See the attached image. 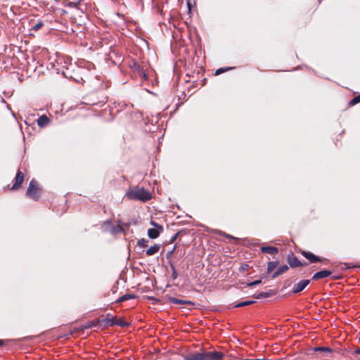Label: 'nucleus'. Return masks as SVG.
<instances>
[{
  "label": "nucleus",
  "mask_w": 360,
  "mask_h": 360,
  "mask_svg": "<svg viewBox=\"0 0 360 360\" xmlns=\"http://www.w3.org/2000/svg\"><path fill=\"white\" fill-rule=\"evenodd\" d=\"M314 352H323L327 353H331L332 349L327 347H316L314 348Z\"/></svg>",
  "instance_id": "20"
},
{
  "label": "nucleus",
  "mask_w": 360,
  "mask_h": 360,
  "mask_svg": "<svg viewBox=\"0 0 360 360\" xmlns=\"http://www.w3.org/2000/svg\"><path fill=\"white\" fill-rule=\"evenodd\" d=\"M360 103V95L355 96L353 98L349 103V106H353L357 103Z\"/></svg>",
  "instance_id": "23"
},
{
  "label": "nucleus",
  "mask_w": 360,
  "mask_h": 360,
  "mask_svg": "<svg viewBox=\"0 0 360 360\" xmlns=\"http://www.w3.org/2000/svg\"><path fill=\"white\" fill-rule=\"evenodd\" d=\"M287 262L290 267L296 268L299 266H304L308 265V263L300 262L298 258L294 255H288L287 257Z\"/></svg>",
  "instance_id": "7"
},
{
  "label": "nucleus",
  "mask_w": 360,
  "mask_h": 360,
  "mask_svg": "<svg viewBox=\"0 0 360 360\" xmlns=\"http://www.w3.org/2000/svg\"><path fill=\"white\" fill-rule=\"evenodd\" d=\"M339 277H334L333 279H338Z\"/></svg>",
  "instance_id": "40"
},
{
  "label": "nucleus",
  "mask_w": 360,
  "mask_h": 360,
  "mask_svg": "<svg viewBox=\"0 0 360 360\" xmlns=\"http://www.w3.org/2000/svg\"><path fill=\"white\" fill-rule=\"evenodd\" d=\"M309 283H310V280H308V279H304V280L300 281L294 285L292 290V293L296 294V293L300 292Z\"/></svg>",
  "instance_id": "8"
},
{
  "label": "nucleus",
  "mask_w": 360,
  "mask_h": 360,
  "mask_svg": "<svg viewBox=\"0 0 360 360\" xmlns=\"http://www.w3.org/2000/svg\"><path fill=\"white\" fill-rule=\"evenodd\" d=\"M278 265V261L269 262L267 264V274L271 273Z\"/></svg>",
  "instance_id": "18"
},
{
  "label": "nucleus",
  "mask_w": 360,
  "mask_h": 360,
  "mask_svg": "<svg viewBox=\"0 0 360 360\" xmlns=\"http://www.w3.org/2000/svg\"><path fill=\"white\" fill-rule=\"evenodd\" d=\"M187 4L188 6H190V0H187Z\"/></svg>",
  "instance_id": "39"
},
{
  "label": "nucleus",
  "mask_w": 360,
  "mask_h": 360,
  "mask_svg": "<svg viewBox=\"0 0 360 360\" xmlns=\"http://www.w3.org/2000/svg\"><path fill=\"white\" fill-rule=\"evenodd\" d=\"M281 274L276 270L272 275V278H276V277L279 276Z\"/></svg>",
  "instance_id": "34"
},
{
  "label": "nucleus",
  "mask_w": 360,
  "mask_h": 360,
  "mask_svg": "<svg viewBox=\"0 0 360 360\" xmlns=\"http://www.w3.org/2000/svg\"><path fill=\"white\" fill-rule=\"evenodd\" d=\"M219 234H220L221 236H224V237L227 238H233L231 236H230V235H229V234H227V233H224V232H221V231H220V232H219Z\"/></svg>",
  "instance_id": "33"
},
{
  "label": "nucleus",
  "mask_w": 360,
  "mask_h": 360,
  "mask_svg": "<svg viewBox=\"0 0 360 360\" xmlns=\"http://www.w3.org/2000/svg\"><path fill=\"white\" fill-rule=\"evenodd\" d=\"M174 248H176V246H175ZM174 249H175V248H174L172 250H171V251H169V252H167V258H169V257L172 255V253H173V252H174Z\"/></svg>",
  "instance_id": "35"
},
{
  "label": "nucleus",
  "mask_w": 360,
  "mask_h": 360,
  "mask_svg": "<svg viewBox=\"0 0 360 360\" xmlns=\"http://www.w3.org/2000/svg\"><path fill=\"white\" fill-rule=\"evenodd\" d=\"M37 124L40 127H44L50 123V119L45 115L40 116L37 120Z\"/></svg>",
  "instance_id": "14"
},
{
  "label": "nucleus",
  "mask_w": 360,
  "mask_h": 360,
  "mask_svg": "<svg viewBox=\"0 0 360 360\" xmlns=\"http://www.w3.org/2000/svg\"><path fill=\"white\" fill-rule=\"evenodd\" d=\"M110 314H108L106 318L101 320V322L105 323L108 326L117 325L121 327H126L129 325V323L122 319H117L116 316L108 318Z\"/></svg>",
  "instance_id": "4"
},
{
  "label": "nucleus",
  "mask_w": 360,
  "mask_h": 360,
  "mask_svg": "<svg viewBox=\"0 0 360 360\" xmlns=\"http://www.w3.org/2000/svg\"><path fill=\"white\" fill-rule=\"evenodd\" d=\"M4 345V340H0V347L3 346Z\"/></svg>",
  "instance_id": "38"
},
{
  "label": "nucleus",
  "mask_w": 360,
  "mask_h": 360,
  "mask_svg": "<svg viewBox=\"0 0 360 360\" xmlns=\"http://www.w3.org/2000/svg\"><path fill=\"white\" fill-rule=\"evenodd\" d=\"M243 360H269V359H244Z\"/></svg>",
  "instance_id": "36"
},
{
  "label": "nucleus",
  "mask_w": 360,
  "mask_h": 360,
  "mask_svg": "<svg viewBox=\"0 0 360 360\" xmlns=\"http://www.w3.org/2000/svg\"><path fill=\"white\" fill-rule=\"evenodd\" d=\"M168 300L170 303L176 304H187V305H194V303L190 300H184L177 299L174 297H169Z\"/></svg>",
  "instance_id": "11"
},
{
  "label": "nucleus",
  "mask_w": 360,
  "mask_h": 360,
  "mask_svg": "<svg viewBox=\"0 0 360 360\" xmlns=\"http://www.w3.org/2000/svg\"><path fill=\"white\" fill-rule=\"evenodd\" d=\"M262 283L261 280H256L253 282L248 283V286L252 287L258 284H260Z\"/></svg>",
  "instance_id": "32"
},
{
  "label": "nucleus",
  "mask_w": 360,
  "mask_h": 360,
  "mask_svg": "<svg viewBox=\"0 0 360 360\" xmlns=\"http://www.w3.org/2000/svg\"><path fill=\"white\" fill-rule=\"evenodd\" d=\"M343 265L345 266V269H346L355 268V267H360V264L352 265L351 264H349V263H344Z\"/></svg>",
  "instance_id": "31"
},
{
  "label": "nucleus",
  "mask_w": 360,
  "mask_h": 360,
  "mask_svg": "<svg viewBox=\"0 0 360 360\" xmlns=\"http://www.w3.org/2000/svg\"><path fill=\"white\" fill-rule=\"evenodd\" d=\"M112 231L113 233H117L123 231V229L121 226L117 225L112 227Z\"/></svg>",
  "instance_id": "28"
},
{
  "label": "nucleus",
  "mask_w": 360,
  "mask_h": 360,
  "mask_svg": "<svg viewBox=\"0 0 360 360\" xmlns=\"http://www.w3.org/2000/svg\"><path fill=\"white\" fill-rule=\"evenodd\" d=\"M356 354H360V347L354 351Z\"/></svg>",
  "instance_id": "37"
},
{
  "label": "nucleus",
  "mask_w": 360,
  "mask_h": 360,
  "mask_svg": "<svg viewBox=\"0 0 360 360\" xmlns=\"http://www.w3.org/2000/svg\"><path fill=\"white\" fill-rule=\"evenodd\" d=\"M255 302V301H254V300L244 301V302H241L238 303L237 304L235 305L234 307L237 308V307H245V306H248V305L252 304Z\"/></svg>",
  "instance_id": "21"
},
{
  "label": "nucleus",
  "mask_w": 360,
  "mask_h": 360,
  "mask_svg": "<svg viewBox=\"0 0 360 360\" xmlns=\"http://www.w3.org/2000/svg\"><path fill=\"white\" fill-rule=\"evenodd\" d=\"M150 224L154 226L155 228L154 229H160V230H163V226L158 224V223H156L155 221H150Z\"/></svg>",
  "instance_id": "30"
},
{
  "label": "nucleus",
  "mask_w": 360,
  "mask_h": 360,
  "mask_svg": "<svg viewBox=\"0 0 360 360\" xmlns=\"http://www.w3.org/2000/svg\"><path fill=\"white\" fill-rule=\"evenodd\" d=\"M170 267L172 270V277L173 279H176L177 277H178V274H177V271L175 269V266H174L173 264H170Z\"/></svg>",
  "instance_id": "27"
},
{
  "label": "nucleus",
  "mask_w": 360,
  "mask_h": 360,
  "mask_svg": "<svg viewBox=\"0 0 360 360\" xmlns=\"http://www.w3.org/2000/svg\"><path fill=\"white\" fill-rule=\"evenodd\" d=\"M234 68L233 67H228V68H219L217 70H216L215 71V73H214V75H219L221 73H224L228 70H232Z\"/></svg>",
  "instance_id": "22"
},
{
  "label": "nucleus",
  "mask_w": 360,
  "mask_h": 360,
  "mask_svg": "<svg viewBox=\"0 0 360 360\" xmlns=\"http://www.w3.org/2000/svg\"><path fill=\"white\" fill-rule=\"evenodd\" d=\"M260 250L264 253H267L272 255H276L278 252V249L273 246H262L261 247Z\"/></svg>",
  "instance_id": "13"
},
{
  "label": "nucleus",
  "mask_w": 360,
  "mask_h": 360,
  "mask_svg": "<svg viewBox=\"0 0 360 360\" xmlns=\"http://www.w3.org/2000/svg\"><path fill=\"white\" fill-rule=\"evenodd\" d=\"M41 193V189L39 186V183L35 179H32L29 184V186L26 191V195L35 200L37 201Z\"/></svg>",
  "instance_id": "3"
},
{
  "label": "nucleus",
  "mask_w": 360,
  "mask_h": 360,
  "mask_svg": "<svg viewBox=\"0 0 360 360\" xmlns=\"http://www.w3.org/2000/svg\"><path fill=\"white\" fill-rule=\"evenodd\" d=\"M131 68H133L134 72L136 73L140 77L143 78L144 79H147V74L141 65L137 63H134Z\"/></svg>",
  "instance_id": "9"
},
{
  "label": "nucleus",
  "mask_w": 360,
  "mask_h": 360,
  "mask_svg": "<svg viewBox=\"0 0 360 360\" xmlns=\"http://www.w3.org/2000/svg\"><path fill=\"white\" fill-rule=\"evenodd\" d=\"M44 26V22L42 21H39L34 25L32 26L31 30L38 31Z\"/></svg>",
  "instance_id": "24"
},
{
  "label": "nucleus",
  "mask_w": 360,
  "mask_h": 360,
  "mask_svg": "<svg viewBox=\"0 0 360 360\" xmlns=\"http://www.w3.org/2000/svg\"><path fill=\"white\" fill-rule=\"evenodd\" d=\"M183 232H184V231H178L176 233H175V234L174 235V236L170 239L169 243H174V242L176 240L177 237H178L179 236L181 235Z\"/></svg>",
  "instance_id": "29"
},
{
  "label": "nucleus",
  "mask_w": 360,
  "mask_h": 360,
  "mask_svg": "<svg viewBox=\"0 0 360 360\" xmlns=\"http://www.w3.org/2000/svg\"><path fill=\"white\" fill-rule=\"evenodd\" d=\"M137 245L139 247L146 248L148 246V240L144 238H142V239L138 240Z\"/></svg>",
  "instance_id": "25"
},
{
  "label": "nucleus",
  "mask_w": 360,
  "mask_h": 360,
  "mask_svg": "<svg viewBox=\"0 0 360 360\" xmlns=\"http://www.w3.org/2000/svg\"><path fill=\"white\" fill-rule=\"evenodd\" d=\"M136 297V296L135 295L125 294V295L121 296L120 297H119L117 300H116L115 302V303H121L122 302H124V301H127V300H129L131 299H134Z\"/></svg>",
  "instance_id": "17"
},
{
  "label": "nucleus",
  "mask_w": 360,
  "mask_h": 360,
  "mask_svg": "<svg viewBox=\"0 0 360 360\" xmlns=\"http://www.w3.org/2000/svg\"><path fill=\"white\" fill-rule=\"evenodd\" d=\"M332 274V271L328 270H322L314 274L311 278L312 281H317L326 278Z\"/></svg>",
  "instance_id": "10"
},
{
  "label": "nucleus",
  "mask_w": 360,
  "mask_h": 360,
  "mask_svg": "<svg viewBox=\"0 0 360 360\" xmlns=\"http://www.w3.org/2000/svg\"><path fill=\"white\" fill-rule=\"evenodd\" d=\"M100 322H101V321H100L99 319H96V320L89 321V322L86 323L85 324H84L83 326H82L78 330H81L83 331L86 329L96 327L99 324Z\"/></svg>",
  "instance_id": "12"
},
{
  "label": "nucleus",
  "mask_w": 360,
  "mask_h": 360,
  "mask_svg": "<svg viewBox=\"0 0 360 360\" xmlns=\"http://www.w3.org/2000/svg\"><path fill=\"white\" fill-rule=\"evenodd\" d=\"M163 230H160V229H149L148 230V236L151 239H155L158 238L160 233L162 232Z\"/></svg>",
  "instance_id": "15"
},
{
  "label": "nucleus",
  "mask_w": 360,
  "mask_h": 360,
  "mask_svg": "<svg viewBox=\"0 0 360 360\" xmlns=\"http://www.w3.org/2000/svg\"><path fill=\"white\" fill-rule=\"evenodd\" d=\"M224 354L221 352H204L191 353L185 356V360H221Z\"/></svg>",
  "instance_id": "1"
},
{
  "label": "nucleus",
  "mask_w": 360,
  "mask_h": 360,
  "mask_svg": "<svg viewBox=\"0 0 360 360\" xmlns=\"http://www.w3.org/2000/svg\"><path fill=\"white\" fill-rule=\"evenodd\" d=\"M125 197L129 200H136L146 202L151 199L152 195L149 191L143 188L135 187L127 191Z\"/></svg>",
  "instance_id": "2"
},
{
  "label": "nucleus",
  "mask_w": 360,
  "mask_h": 360,
  "mask_svg": "<svg viewBox=\"0 0 360 360\" xmlns=\"http://www.w3.org/2000/svg\"><path fill=\"white\" fill-rule=\"evenodd\" d=\"M301 254L309 261V263H316L319 262H326L328 261L327 259L315 255L311 252L302 250Z\"/></svg>",
  "instance_id": "5"
},
{
  "label": "nucleus",
  "mask_w": 360,
  "mask_h": 360,
  "mask_svg": "<svg viewBox=\"0 0 360 360\" xmlns=\"http://www.w3.org/2000/svg\"><path fill=\"white\" fill-rule=\"evenodd\" d=\"M274 294V293L272 292L271 291H269V292H262L255 295V297L256 299L266 298V297H271Z\"/></svg>",
  "instance_id": "19"
},
{
  "label": "nucleus",
  "mask_w": 360,
  "mask_h": 360,
  "mask_svg": "<svg viewBox=\"0 0 360 360\" xmlns=\"http://www.w3.org/2000/svg\"><path fill=\"white\" fill-rule=\"evenodd\" d=\"M24 178H25L24 174L20 169H18L16 173V176L14 179V184L12 186V187L11 188V191H17L20 188H21L22 184L24 181Z\"/></svg>",
  "instance_id": "6"
},
{
  "label": "nucleus",
  "mask_w": 360,
  "mask_h": 360,
  "mask_svg": "<svg viewBox=\"0 0 360 360\" xmlns=\"http://www.w3.org/2000/svg\"><path fill=\"white\" fill-rule=\"evenodd\" d=\"M289 267L286 264H283L281 266H279L277 269V271L281 274H284L288 270Z\"/></svg>",
  "instance_id": "26"
},
{
  "label": "nucleus",
  "mask_w": 360,
  "mask_h": 360,
  "mask_svg": "<svg viewBox=\"0 0 360 360\" xmlns=\"http://www.w3.org/2000/svg\"><path fill=\"white\" fill-rule=\"evenodd\" d=\"M160 249V245L155 244L146 250V255L148 256H152L156 254Z\"/></svg>",
  "instance_id": "16"
}]
</instances>
